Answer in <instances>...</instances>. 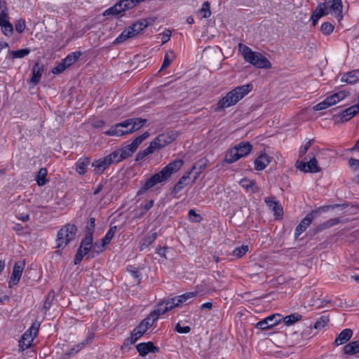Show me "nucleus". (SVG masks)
I'll return each instance as SVG.
<instances>
[{
  "label": "nucleus",
  "instance_id": "f257e3e1",
  "mask_svg": "<svg viewBox=\"0 0 359 359\" xmlns=\"http://www.w3.org/2000/svg\"><path fill=\"white\" fill-rule=\"evenodd\" d=\"M184 161L181 159L175 160L164 167L160 172L153 175L144 184L143 187L138 191V194L147 191L156 184L166 181L173 173L178 171L183 165Z\"/></svg>",
  "mask_w": 359,
  "mask_h": 359
},
{
  "label": "nucleus",
  "instance_id": "f03ea898",
  "mask_svg": "<svg viewBox=\"0 0 359 359\" xmlns=\"http://www.w3.org/2000/svg\"><path fill=\"white\" fill-rule=\"evenodd\" d=\"M252 90V84H245L238 86L226 93L217 103L216 111H220L235 105Z\"/></svg>",
  "mask_w": 359,
  "mask_h": 359
},
{
  "label": "nucleus",
  "instance_id": "7ed1b4c3",
  "mask_svg": "<svg viewBox=\"0 0 359 359\" xmlns=\"http://www.w3.org/2000/svg\"><path fill=\"white\" fill-rule=\"evenodd\" d=\"M238 50L244 60L257 68L269 69L271 67L270 61L259 52L252 51L248 46L239 43Z\"/></svg>",
  "mask_w": 359,
  "mask_h": 359
},
{
  "label": "nucleus",
  "instance_id": "20e7f679",
  "mask_svg": "<svg viewBox=\"0 0 359 359\" xmlns=\"http://www.w3.org/2000/svg\"><path fill=\"white\" fill-rule=\"evenodd\" d=\"M77 228L74 224H67L62 226L57 235V248L64 249L75 238Z\"/></svg>",
  "mask_w": 359,
  "mask_h": 359
},
{
  "label": "nucleus",
  "instance_id": "39448f33",
  "mask_svg": "<svg viewBox=\"0 0 359 359\" xmlns=\"http://www.w3.org/2000/svg\"><path fill=\"white\" fill-rule=\"evenodd\" d=\"M252 146L248 142H242L229 149L225 155L224 161L232 163L239 158L247 156L252 150Z\"/></svg>",
  "mask_w": 359,
  "mask_h": 359
},
{
  "label": "nucleus",
  "instance_id": "423d86ee",
  "mask_svg": "<svg viewBox=\"0 0 359 359\" xmlns=\"http://www.w3.org/2000/svg\"><path fill=\"white\" fill-rule=\"evenodd\" d=\"M39 327V322L36 321L32 324L31 327L22 335L19 340L20 351H23L31 346L33 340L37 335Z\"/></svg>",
  "mask_w": 359,
  "mask_h": 359
},
{
  "label": "nucleus",
  "instance_id": "0eeeda50",
  "mask_svg": "<svg viewBox=\"0 0 359 359\" xmlns=\"http://www.w3.org/2000/svg\"><path fill=\"white\" fill-rule=\"evenodd\" d=\"M177 136L178 135L177 133L170 131L158 135L151 141V142L158 150L172 142Z\"/></svg>",
  "mask_w": 359,
  "mask_h": 359
},
{
  "label": "nucleus",
  "instance_id": "6e6552de",
  "mask_svg": "<svg viewBox=\"0 0 359 359\" xmlns=\"http://www.w3.org/2000/svg\"><path fill=\"white\" fill-rule=\"evenodd\" d=\"M149 133L148 132H145L142 135L137 137L131 144L119 149L121 152H122V156L123 158H128L131 156L134 152L137 150L139 145L149 137Z\"/></svg>",
  "mask_w": 359,
  "mask_h": 359
},
{
  "label": "nucleus",
  "instance_id": "1a4fd4ad",
  "mask_svg": "<svg viewBox=\"0 0 359 359\" xmlns=\"http://www.w3.org/2000/svg\"><path fill=\"white\" fill-rule=\"evenodd\" d=\"M136 5L133 0H121L114 6L106 10L104 15H118L121 12L135 7Z\"/></svg>",
  "mask_w": 359,
  "mask_h": 359
},
{
  "label": "nucleus",
  "instance_id": "9d476101",
  "mask_svg": "<svg viewBox=\"0 0 359 359\" xmlns=\"http://www.w3.org/2000/svg\"><path fill=\"white\" fill-rule=\"evenodd\" d=\"M126 121H129L131 124H128L126 126H121V129L123 128L124 135L140 130L147 121V119L142 118H128Z\"/></svg>",
  "mask_w": 359,
  "mask_h": 359
},
{
  "label": "nucleus",
  "instance_id": "9b49d317",
  "mask_svg": "<svg viewBox=\"0 0 359 359\" xmlns=\"http://www.w3.org/2000/svg\"><path fill=\"white\" fill-rule=\"evenodd\" d=\"M359 112V104H354L342 111V113L338 116H334V121L337 123H344Z\"/></svg>",
  "mask_w": 359,
  "mask_h": 359
},
{
  "label": "nucleus",
  "instance_id": "f8f14e48",
  "mask_svg": "<svg viewBox=\"0 0 359 359\" xmlns=\"http://www.w3.org/2000/svg\"><path fill=\"white\" fill-rule=\"evenodd\" d=\"M149 327L142 322L135 327L131 332V334L125 341L124 345L128 346L135 344L148 330Z\"/></svg>",
  "mask_w": 359,
  "mask_h": 359
},
{
  "label": "nucleus",
  "instance_id": "ddd939ff",
  "mask_svg": "<svg viewBox=\"0 0 359 359\" xmlns=\"http://www.w3.org/2000/svg\"><path fill=\"white\" fill-rule=\"evenodd\" d=\"M281 320L282 317L280 314H273L258 322L256 327L263 330H266L276 325Z\"/></svg>",
  "mask_w": 359,
  "mask_h": 359
},
{
  "label": "nucleus",
  "instance_id": "4468645a",
  "mask_svg": "<svg viewBox=\"0 0 359 359\" xmlns=\"http://www.w3.org/2000/svg\"><path fill=\"white\" fill-rule=\"evenodd\" d=\"M297 168L304 172L316 173L319 172L321 168L318 165L316 158L313 156L308 162L301 161L297 165Z\"/></svg>",
  "mask_w": 359,
  "mask_h": 359
},
{
  "label": "nucleus",
  "instance_id": "2eb2a0df",
  "mask_svg": "<svg viewBox=\"0 0 359 359\" xmlns=\"http://www.w3.org/2000/svg\"><path fill=\"white\" fill-rule=\"evenodd\" d=\"M323 6H328L336 15L338 20H341L342 15V3L341 0H324Z\"/></svg>",
  "mask_w": 359,
  "mask_h": 359
},
{
  "label": "nucleus",
  "instance_id": "dca6fc26",
  "mask_svg": "<svg viewBox=\"0 0 359 359\" xmlns=\"http://www.w3.org/2000/svg\"><path fill=\"white\" fill-rule=\"evenodd\" d=\"M137 351L139 354L144 357L149 353H157L159 351V348L154 345L151 341L140 343L136 346Z\"/></svg>",
  "mask_w": 359,
  "mask_h": 359
},
{
  "label": "nucleus",
  "instance_id": "f3484780",
  "mask_svg": "<svg viewBox=\"0 0 359 359\" xmlns=\"http://www.w3.org/2000/svg\"><path fill=\"white\" fill-rule=\"evenodd\" d=\"M110 165V161L108 160L107 156L104 158L95 161L92 163L93 172L96 175L102 174Z\"/></svg>",
  "mask_w": 359,
  "mask_h": 359
},
{
  "label": "nucleus",
  "instance_id": "a211bd4d",
  "mask_svg": "<svg viewBox=\"0 0 359 359\" xmlns=\"http://www.w3.org/2000/svg\"><path fill=\"white\" fill-rule=\"evenodd\" d=\"M330 8L328 6H323L322 3L319 4L316 8L315 11L313 12L311 15V20L313 21V25L315 26L317 23V21L323 15H327Z\"/></svg>",
  "mask_w": 359,
  "mask_h": 359
},
{
  "label": "nucleus",
  "instance_id": "6ab92c4d",
  "mask_svg": "<svg viewBox=\"0 0 359 359\" xmlns=\"http://www.w3.org/2000/svg\"><path fill=\"white\" fill-rule=\"evenodd\" d=\"M128 124H130L129 121H123L121 123H118L104 132V134L109 136H123L124 135V133L121 126H126Z\"/></svg>",
  "mask_w": 359,
  "mask_h": 359
},
{
  "label": "nucleus",
  "instance_id": "aec40b11",
  "mask_svg": "<svg viewBox=\"0 0 359 359\" xmlns=\"http://www.w3.org/2000/svg\"><path fill=\"white\" fill-rule=\"evenodd\" d=\"M24 263H15L13 268V272L9 284L17 285L20 280L24 269Z\"/></svg>",
  "mask_w": 359,
  "mask_h": 359
},
{
  "label": "nucleus",
  "instance_id": "412c9836",
  "mask_svg": "<svg viewBox=\"0 0 359 359\" xmlns=\"http://www.w3.org/2000/svg\"><path fill=\"white\" fill-rule=\"evenodd\" d=\"M196 168V164L194 165L190 171H187L175 185L172 193L177 194L180 192L185 186L189 184V175L192 170Z\"/></svg>",
  "mask_w": 359,
  "mask_h": 359
},
{
  "label": "nucleus",
  "instance_id": "4be33fe9",
  "mask_svg": "<svg viewBox=\"0 0 359 359\" xmlns=\"http://www.w3.org/2000/svg\"><path fill=\"white\" fill-rule=\"evenodd\" d=\"M349 93L342 90L339 91L338 93H335L328 97H327L325 100L327 103L329 107H331L337 102H339L340 100H344L346 97L348 95Z\"/></svg>",
  "mask_w": 359,
  "mask_h": 359
},
{
  "label": "nucleus",
  "instance_id": "5701e85b",
  "mask_svg": "<svg viewBox=\"0 0 359 359\" xmlns=\"http://www.w3.org/2000/svg\"><path fill=\"white\" fill-rule=\"evenodd\" d=\"M313 212L308 214L299 224L295 229V236L298 237L311 224L313 220Z\"/></svg>",
  "mask_w": 359,
  "mask_h": 359
},
{
  "label": "nucleus",
  "instance_id": "b1692460",
  "mask_svg": "<svg viewBox=\"0 0 359 359\" xmlns=\"http://www.w3.org/2000/svg\"><path fill=\"white\" fill-rule=\"evenodd\" d=\"M138 33L135 29H133V25L126 29L118 38L114 41V43H120L125 41L128 39L135 37Z\"/></svg>",
  "mask_w": 359,
  "mask_h": 359
},
{
  "label": "nucleus",
  "instance_id": "393cba45",
  "mask_svg": "<svg viewBox=\"0 0 359 359\" xmlns=\"http://www.w3.org/2000/svg\"><path fill=\"white\" fill-rule=\"evenodd\" d=\"M271 162V157L266 154L259 155L255 161V168L257 170H264Z\"/></svg>",
  "mask_w": 359,
  "mask_h": 359
},
{
  "label": "nucleus",
  "instance_id": "a878e982",
  "mask_svg": "<svg viewBox=\"0 0 359 359\" xmlns=\"http://www.w3.org/2000/svg\"><path fill=\"white\" fill-rule=\"evenodd\" d=\"M353 335V331L351 329H345L342 330L336 339L334 340V344L336 346L342 345L345 343H346L349 339L351 338Z\"/></svg>",
  "mask_w": 359,
  "mask_h": 359
},
{
  "label": "nucleus",
  "instance_id": "bb28decb",
  "mask_svg": "<svg viewBox=\"0 0 359 359\" xmlns=\"http://www.w3.org/2000/svg\"><path fill=\"white\" fill-rule=\"evenodd\" d=\"M43 72V66L40 65L39 62H36L32 69V76L30 79V81L34 84H37Z\"/></svg>",
  "mask_w": 359,
  "mask_h": 359
},
{
  "label": "nucleus",
  "instance_id": "cd10ccee",
  "mask_svg": "<svg viewBox=\"0 0 359 359\" xmlns=\"http://www.w3.org/2000/svg\"><path fill=\"white\" fill-rule=\"evenodd\" d=\"M358 80H359V69L347 72V73L344 74L341 79V82H345V83H347L349 84L354 83Z\"/></svg>",
  "mask_w": 359,
  "mask_h": 359
},
{
  "label": "nucleus",
  "instance_id": "c85d7f7f",
  "mask_svg": "<svg viewBox=\"0 0 359 359\" xmlns=\"http://www.w3.org/2000/svg\"><path fill=\"white\" fill-rule=\"evenodd\" d=\"M265 202L267 204V205L272 209L274 215H276V217H280L283 215V208L277 201H275L271 199L270 198H265Z\"/></svg>",
  "mask_w": 359,
  "mask_h": 359
},
{
  "label": "nucleus",
  "instance_id": "c756f323",
  "mask_svg": "<svg viewBox=\"0 0 359 359\" xmlns=\"http://www.w3.org/2000/svg\"><path fill=\"white\" fill-rule=\"evenodd\" d=\"M344 354L355 355L359 353V340L351 341L343 348Z\"/></svg>",
  "mask_w": 359,
  "mask_h": 359
},
{
  "label": "nucleus",
  "instance_id": "7c9ffc66",
  "mask_svg": "<svg viewBox=\"0 0 359 359\" xmlns=\"http://www.w3.org/2000/svg\"><path fill=\"white\" fill-rule=\"evenodd\" d=\"M90 161L89 158H83L79 159L76 163V171L80 175H83L86 172L87 167L90 164Z\"/></svg>",
  "mask_w": 359,
  "mask_h": 359
},
{
  "label": "nucleus",
  "instance_id": "2f4dec72",
  "mask_svg": "<svg viewBox=\"0 0 359 359\" xmlns=\"http://www.w3.org/2000/svg\"><path fill=\"white\" fill-rule=\"evenodd\" d=\"M90 251L93 252V248L79 247L77 250V252L75 255V257H74V264H79L81 262L83 257L85 255H88Z\"/></svg>",
  "mask_w": 359,
  "mask_h": 359
},
{
  "label": "nucleus",
  "instance_id": "473e14b6",
  "mask_svg": "<svg viewBox=\"0 0 359 359\" xmlns=\"http://www.w3.org/2000/svg\"><path fill=\"white\" fill-rule=\"evenodd\" d=\"M240 184L248 191H250L252 193H256L259 191L258 187L256 186L255 181L250 180L248 179H243L240 181Z\"/></svg>",
  "mask_w": 359,
  "mask_h": 359
},
{
  "label": "nucleus",
  "instance_id": "72a5a7b5",
  "mask_svg": "<svg viewBox=\"0 0 359 359\" xmlns=\"http://www.w3.org/2000/svg\"><path fill=\"white\" fill-rule=\"evenodd\" d=\"M30 53V50L29 48H23L17 50H10L8 52V55L13 60L15 58H22Z\"/></svg>",
  "mask_w": 359,
  "mask_h": 359
},
{
  "label": "nucleus",
  "instance_id": "f704fd0d",
  "mask_svg": "<svg viewBox=\"0 0 359 359\" xmlns=\"http://www.w3.org/2000/svg\"><path fill=\"white\" fill-rule=\"evenodd\" d=\"M81 55V53L80 51L72 53L71 54L68 55L62 61L68 67L75 63Z\"/></svg>",
  "mask_w": 359,
  "mask_h": 359
},
{
  "label": "nucleus",
  "instance_id": "c9c22d12",
  "mask_svg": "<svg viewBox=\"0 0 359 359\" xmlns=\"http://www.w3.org/2000/svg\"><path fill=\"white\" fill-rule=\"evenodd\" d=\"M155 150H157L151 142L149 147L143 151H140L136 156V161H141L144 159L147 155L152 154Z\"/></svg>",
  "mask_w": 359,
  "mask_h": 359
},
{
  "label": "nucleus",
  "instance_id": "e433bc0d",
  "mask_svg": "<svg viewBox=\"0 0 359 359\" xmlns=\"http://www.w3.org/2000/svg\"><path fill=\"white\" fill-rule=\"evenodd\" d=\"M47 173H48L47 169L45 168H41L39 170L38 175H36V181L39 186H43L46 184Z\"/></svg>",
  "mask_w": 359,
  "mask_h": 359
},
{
  "label": "nucleus",
  "instance_id": "4c0bfd02",
  "mask_svg": "<svg viewBox=\"0 0 359 359\" xmlns=\"http://www.w3.org/2000/svg\"><path fill=\"white\" fill-rule=\"evenodd\" d=\"M107 157L110 161L111 165L113 163H117L124 159L120 149L113 151L109 155L107 156Z\"/></svg>",
  "mask_w": 359,
  "mask_h": 359
},
{
  "label": "nucleus",
  "instance_id": "58836bf2",
  "mask_svg": "<svg viewBox=\"0 0 359 359\" xmlns=\"http://www.w3.org/2000/svg\"><path fill=\"white\" fill-rule=\"evenodd\" d=\"M157 233H152L145 237L140 247V250L142 251L144 249L148 248L156 238Z\"/></svg>",
  "mask_w": 359,
  "mask_h": 359
},
{
  "label": "nucleus",
  "instance_id": "ea45409f",
  "mask_svg": "<svg viewBox=\"0 0 359 359\" xmlns=\"http://www.w3.org/2000/svg\"><path fill=\"white\" fill-rule=\"evenodd\" d=\"M151 24V22H149L147 19H141L133 25V29H135L139 34L141 31H142L144 28Z\"/></svg>",
  "mask_w": 359,
  "mask_h": 359
},
{
  "label": "nucleus",
  "instance_id": "a19ab883",
  "mask_svg": "<svg viewBox=\"0 0 359 359\" xmlns=\"http://www.w3.org/2000/svg\"><path fill=\"white\" fill-rule=\"evenodd\" d=\"M93 236L86 234L84 238L82 239L79 247H89L93 248V250H95L97 243H93Z\"/></svg>",
  "mask_w": 359,
  "mask_h": 359
},
{
  "label": "nucleus",
  "instance_id": "79ce46f5",
  "mask_svg": "<svg viewBox=\"0 0 359 359\" xmlns=\"http://www.w3.org/2000/svg\"><path fill=\"white\" fill-rule=\"evenodd\" d=\"M116 226H111L109 231L107 232L106 235L104 236V238L102 239V246H105L107 244H108L112 238L114 237L116 231Z\"/></svg>",
  "mask_w": 359,
  "mask_h": 359
},
{
  "label": "nucleus",
  "instance_id": "37998d69",
  "mask_svg": "<svg viewBox=\"0 0 359 359\" xmlns=\"http://www.w3.org/2000/svg\"><path fill=\"white\" fill-rule=\"evenodd\" d=\"M302 318V316L297 313H293L283 318V321L285 324L287 326L294 324V323L299 321Z\"/></svg>",
  "mask_w": 359,
  "mask_h": 359
},
{
  "label": "nucleus",
  "instance_id": "c03bdc74",
  "mask_svg": "<svg viewBox=\"0 0 359 359\" xmlns=\"http://www.w3.org/2000/svg\"><path fill=\"white\" fill-rule=\"evenodd\" d=\"M168 311V307L164 304H158V308L151 312V316L154 320H158V317Z\"/></svg>",
  "mask_w": 359,
  "mask_h": 359
},
{
  "label": "nucleus",
  "instance_id": "a18cd8bd",
  "mask_svg": "<svg viewBox=\"0 0 359 359\" xmlns=\"http://www.w3.org/2000/svg\"><path fill=\"white\" fill-rule=\"evenodd\" d=\"M249 250L248 245H243L241 247L236 248L232 252V255L236 258H241Z\"/></svg>",
  "mask_w": 359,
  "mask_h": 359
},
{
  "label": "nucleus",
  "instance_id": "49530a36",
  "mask_svg": "<svg viewBox=\"0 0 359 359\" xmlns=\"http://www.w3.org/2000/svg\"><path fill=\"white\" fill-rule=\"evenodd\" d=\"M330 320L329 316H322L314 324L313 327L320 330L325 327Z\"/></svg>",
  "mask_w": 359,
  "mask_h": 359
},
{
  "label": "nucleus",
  "instance_id": "de8ad7c7",
  "mask_svg": "<svg viewBox=\"0 0 359 359\" xmlns=\"http://www.w3.org/2000/svg\"><path fill=\"white\" fill-rule=\"evenodd\" d=\"M174 57L175 55L172 51L170 50L168 53H167L164 57V60L161 65V70L165 69L167 67H168Z\"/></svg>",
  "mask_w": 359,
  "mask_h": 359
},
{
  "label": "nucleus",
  "instance_id": "09e8293b",
  "mask_svg": "<svg viewBox=\"0 0 359 359\" xmlns=\"http://www.w3.org/2000/svg\"><path fill=\"white\" fill-rule=\"evenodd\" d=\"M197 294L198 292L196 291L186 292L177 297L178 302L180 304L186 302L188 299L195 297Z\"/></svg>",
  "mask_w": 359,
  "mask_h": 359
},
{
  "label": "nucleus",
  "instance_id": "8fccbe9b",
  "mask_svg": "<svg viewBox=\"0 0 359 359\" xmlns=\"http://www.w3.org/2000/svg\"><path fill=\"white\" fill-rule=\"evenodd\" d=\"M198 12L202 14L203 18H209L211 15L210 3L208 1H205L202 5V8L199 10Z\"/></svg>",
  "mask_w": 359,
  "mask_h": 359
},
{
  "label": "nucleus",
  "instance_id": "3c124183",
  "mask_svg": "<svg viewBox=\"0 0 359 359\" xmlns=\"http://www.w3.org/2000/svg\"><path fill=\"white\" fill-rule=\"evenodd\" d=\"M8 11L5 2L0 1V22H5L8 20Z\"/></svg>",
  "mask_w": 359,
  "mask_h": 359
},
{
  "label": "nucleus",
  "instance_id": "603ef678",
  "mask_svg": "<svg viewBox=\"0 0 359 359\" xmlns=\"http://www.w3.org/2000/svg\"><path fill=\"white\" fill-rule=\"evenodd\" d=\"M334 25L330 22H324L320 27V31L324 35H330L334 30Z\"/></svg>",
  "mask_w": 359,
  "mask_h": 359
},
{
  "label": "nucleus",
  "instance_id": "864d4df0",
  "mask_svg": "<svg viewBox=\"0 0 359 359\" xmlns=\"http://www.w3.org/2000/svg\"><path fill=\"white\" fill-rule=\"evenodd\" d=\"M0 25L4 34L10 35L13 33V25L8 22V20H6L5 22H0Z\"/></svg>",
  "mask_w": 359,
  "mask_h": 359
},
{
  "label": "nucleus",
  "instance_id": "5fc2aeb1",
  "mask_svg": "<svg viewBox=\"0 0 359 359\" xmlns=\"http://www.w3.org/2000/svg\"><path fill=\"white\" fill-rule=\"evenodd\" d=\"M95 225V219L93 217L90 218L89 222H88L86 226V231L87 235H93L94 229Z\"/></svg>",
  "mask_w": 359,
  "mask_h": 359
},
{
  "label": "nucleus",
  "instance_id": "6e6d98bb",
  "mask_svg": "<svg viewBox=\"0 0 359 359\" xmlns=\"http://www.w3.org/2000/svg\"><path fill=\"white\" fill-rule=\"evenodd\" d=\"M189 220L193 222L198 223L201 221V217L200 215L197 214L194 210H190L189 211Z\"/></svg>",
  "mask_w": 359,
  "mask_h": 359
},
{
  "label": "nucleus",
  "instance_id": "4d7b16f0",
  "mask_svg": "<svg viewBox=\"0 0 359 359\" xmlns=\"http://www.w3.org/2000/svg\"><path fill=\"white\" fill-rule=\"evenodd\" d=\"M66 68H67V67L66 66V65H65V62L62 61L55 67L53 69L52 72L54 74H58L62 73L64 70H65Z\"/></svg>",
  "mask_w": 359,
  "mask_h": 359
},
{
  "label": "nucleus",
  "instance_id": "13d9d810",
  "mask_svg": "<svg viewBox=\"0 0 359 359\" xmlns=\"http://www.w3.org/2000/svg\"><path fill=\"white\" fill-rule=\"evenodd\" d=\"M177 300V297L172 298L168 301H166L164 304V306L168 307V311L172 309L175 306H177L180 305V303L177 302V303H175V301Z\"/></svg>",
  "mask_w": 359,
  "mask_h": 359
},
{
  "label": "nucleus",
  "instance_id": "bf43d9fd",
  "mask_svg": "<svg viewBox=\"0 0 359 359\" xmlns=\"http://www.w3.org/2000/svg\"><path fill=\"white\" fill-rule=\"evenodd\" d=\"M312 142H313V140H309L299 149V156H303L304 155H305L306 154L308 149L311 146Z\"/></svg>",
  "mask_w": 359,
  "mask_h": 359
},
{
  "label": "nucleus",
  "instance_id": "052dcab7",
  "mask_svg": "<svg viewBox=\"0 0 359 359\" xmlns=\"http://www.w3.org/2000/svg\"><path fill=\"white\" fill-rule=\"evenodd\" d=\"M348 165L353 169L354 171L359 170V160L351 158L348 160Z\"/></svg>",
  "mask_w": 359,
  "mask_h": 359
},
{
  "label": "nucleus",
  "instance_id": "680f3d73",
  "mask_svg": "<svg viewBox=\"0 0 359 359\" xmlns=\"http://www.w3.org/2000/svg\"><path fill=\"white\" fill-rule=\"evenodd\" d=\"M128 271L132 274V276L136 279V282L137 283H140V273L137 270H135V269L133 266H129L128 267Z\"/></svg>",
  "mask_w": 359,
  "mask_h": 359
},
{
  "label": "nucleus",
  "instance_id": "e2e57ef3",
  "mask_svg": "<svg viewBox=\"0 0 359 359\" xmlns=\"http://www.w3.org/2000/svg\"><path fill=\"white\" fill-rule=\"evenodd\" d=\"M15 30L18 33H22L25 29V22L24 20H18L15 25Z\"/></svg>",
  "mask_w": 359,
  "mask_h": 359
},
{
  "label": "nucleus",
  "instance_id": "0e129e2a",
  "mask_svg": "<svg viewBox=\"0 0 359 359\" xmlns=\"http://www.w3.org/2000/svg\"><path fill=\"white\" fill-rule=\"evenodd\" d=\"M340 222V219L339 218H333L325 222L323 226L324 228H329L335 224H337Z\"/></svg>",
  "mask_w": 359,
  "mask_h": 359
},
{
  "label": "nucleus",
  "instance_id": "69168bd1",
  "mask_svg": "<svg viewBox=\"0 0 359 359\" xmlns=\"http://www.w3.org/2000/svg\"><path fill=\"white\" fill-rule=\"evenodd\" d=\"M156 320H154V318L151 316V312L149 315L146 318H144L142 322L144 323L147 326V327H150Z\"/></svg>",
  "mask_w": 359,
  "mask_h": 359
},
{
  "label": "nucleus",
  "instance_id": "338daca9",
  "mask_svg": "<svg viewBox=\"0 0 359 359\" xmlns=\"http://www.w3.org/2000/svg\"><path fill=\"white\" fill-rule=\"evenodd\" d=\"M330 107L327 104V103L326 102V101L324 100L323 102L317 104L316 105H315L313 109L314 111H320V110H323V109H325L327 108Z\"/></svg>",
  "mask_w": 359,
  "mask_h": 359
},
{
  "label": "nucleus",
  "instance_id": "774afa93",
  "mask_svg": "<svg viewBox=\"0 0 359 359\" xmlns=\"http://www.w3.org/2000/svg\"><path fill=\"white\" fill-rule=\"evenodd\" d=\"M191 330V327L189 326L182 327L180 323H177L175 327V331L179 333H188Z\"/></svg>",
  "mask_w": 359,
  "mask_h": 359
}]
</instances>
